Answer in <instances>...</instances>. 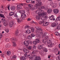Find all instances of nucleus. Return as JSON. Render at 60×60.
Here are the masks:
<instances>
[{
  "mask_svg": "<svg viewBox=\"0 0 60 60\" xmlns=\"http://www.w3.org/2000/svg\"><path fill=\"white\" fill-rule=\"evenodd\" d=\"M29 59H30L31 60H41V58L38 56H36L35 55H32L31 56V54H30L28 56Z\"/></svg>",
  "mask_w": 60,
  "mask_h": 60,
  "instance_id": "nucleus-1",
  "label": "nucleus"
},
{
  "mask_svg": "<svg viewBox=\"0 0 60 60\" xmlns=\"http://www.w3.org/2000/svg\"><path fill=\"white\" fill-rule=\"evenodd\" d=\"M41 16H42V18H41L42 20H45L48 19V17L47 16V13L44 12V11H41Z\"/></svg>",
  "mask_w": 60,
  "mask_h": 60,
  "instance_id": "nucleus-2",
  "label": "nucleus"
},
{
  "mask_svg": "<svg viewBox=\"0 0 60 60\" xmlns=\"http://www.w3.org/2000/svg\"><path fill=\"white\" fill-rule=\"evenodd\" d=\"M36 4L35 6H34L33 7V10H35L37 9L38 6H39L41 5L42 4V3L41 2V1H38V0H36Z\"/></svg>",
  "mask_w": 60,
  "mask_h": 60,
  "instance_id": "nucleus-3",
  "label": "nucleus"
},
{
  "mask_svg": "<svg viewBox=\"0 0 60 60\" xmlns=\"http://www.w3.org/2000/svg\"><path fill=\"white\" fill-rule=\"evenodd\" d=\"M41 11V10H37L36 11V13H37L38 14V15H37L36 17V18L38 20H39L41 18H42V16H41V12H39V11Z\"/></svg>",
  "mask_w": 60,
  "mask_h": 60,
  "instance_id": "nucleus-4",
  "label": "nucleus"
},
{
  "mask_svg": "<svg viewBox=\"0 0 60 60\" xmlns=\"http://www.w3.org/2000/svg\"><path fill=\"white\" fill-rule=\"evenodd\" d=\"M29 43L30 44H32V42L31 41L29 40H27L26 41H25L23 43L26 46H28Z\"/></svg>",
  "mask_w": 60,
  "mask_h": 60,
  "instance_id": "nucleus-5",
  "label": "nucleus"
},
{
  "mask_svg": "<svg viewBox=\"0 0 60 60\" xmlns=\"http://www.w3.org/2000/svg\"><path fill=\"white\" fill-rule=\"evenodd\" d=\"M20 13L22 14L21 17L22 18H24V17H25L26 16V15L25 14V10L20 11Z\"/></svg>",
  "mask_w": 60,
  "mask_h": 60,
  "instance_id": "nucleus-6",
  "label": "nucleus"
},
{
  "mask_svg": "<svg viewBox=\"0 0 60 60\" xmlns=\"http://www.w3.org/2000/svg\"><path fill=\"white\" fill-rule=\"evenodd\" d=\"M1 20L2 22H4L3 23L4 25L5 26H7L8 25V24L7 23L6 20H5V19L4 18H2L1 19Z\"/></svg>",
  "mask_w": 60,
  "mask_h": 60,
  "instance_id": "nucleus-7",
  "label": "nucleus"
},
{
  "mask_svg": "<svg viewBox=\"0 0 60 60\" xmlns=\"http://www.w3.org/2000/svg\"><path fill=\"white\" fill-rule=\"evenodd\" d=\"M52 43L51 42V41L50 40H48L47 41V45L49 47H51Z\"/></svg>",
  "mask_w": 60,
  "mask_h": 60,
  "instance_id": "nucleus-8",
  "label": "nucleus"
},
{
  "mask_svg": "<svg viewBox=\"0 0 60 60\" xmlns=\"http://www.w3.org/2000/svg\"><path fill=\"white\" fill-rule=\"evenodd\" d=\"M22 6H23V4H19L17 6V10H20L22 8Z\"/></svg>",
  "mask_w": 60,
  "mask_h": 60,
  "instance_id": "nucleus-9",
  "label": "nucleus"
},
{
  "mask_svg": "<svg viewBox=\"0 0 60 60\" xmlns=\"http://www.w3.org/2000/svg\"><path fill=\"white\" fill-rule=\"evenodd\" d=\"M50 5H51V6L52 7V8H54V7H55L56 5H57V4H55L53 3L52 2H51L49 4Z\"/></svg>",
  "mask_w": 60,
  "mask_h": 60,
  "instance_id": "nucleus-10",
  "label": "nucleus"
},
{
  "mask_svg": "<svg viewBox=\"0 0 60 60\" xmlns=\"http://www.w3.org/2000/svg\"><path fill=\"white\" fill-rule=\"evenodd\" d=\"M35 28H36L37 30H36V33L38 34L39 33V31L40 30L41 31L42 30V29H40V27H39L38 26H36Z\"/></svg>",
  "mask_w": 60,
  "mask_h": 60,
  "instance_id": "nucleus-11",
  "label": "nucleus"
},
{
  "mask_svg": "<svg viewBox=\"0 0 60 60\" xmlns=\"http://www.w3.org/2000/svg\"><path fill=\"white\" fill-rule=\"evenodd\" d=\"M11 41H12V43L13 44V46H16V44L15 42V40L14 39V38H12L11 39Z\"/></svg>",
  "mask_w": 60,
  "mask_h": 60,
  "instance_id": "nucleus-12",
  "label": "nucleus"
},
{
  "mask_svg": "<svg viewBox=\"0 0 60 60\" xmlns=\"http://www.w3.org/2000/svg\"><path fill=\"white\" fill-rule=\"evenodd\" d=\"M59 10L57 9H54L53 10V12L55 14H57L59 13Z\"/></svg>",
  "mask_w": 60,
  "mask_h": 60,
  "instance_id": "nucleus-13",
  "label": "nucleus"
},
{
  "mask_svg": "<svg viewBox=\"0 0 60 60\" xmlns=\"http://www.w3.org/2000/svg\"><path fill=\"white\" fill-rule=\"evenodd\" d=\"M14 24V21L13 20L11 21L9 23L10 26L11 27L13 26V25Z\"/></svg>",
  "mask_w": 60,
  "mask_h": 60,
  "instance_id": "nucleus-14",
  "label": "nucleus"
},
{
  "mask_svg": "<svg viewBox=\"0 0 60 60\" xmlns=\"http://www.w3.org/2000/svg\"><path fill=\"white\" fill-rule=\"evenodd\" d=\"M49 24V23L48 22H44L43 23V26H47Z\"/></svg>",
  "mask_w": 60,
  "mask_h": 60,
  "instance_id": "nucleus-15",
  "label": "nucleus"
},
{
  "mask_svg": "<svg viewBox=\"0 0 60 60\" xmlns=\"http://www.w3.org/2000/svg\"><path fill=\"white\" fill-rule=\"evenodd\" d=\"M57 23H52V25H51V26L52 27H55V26H56L58 24V23H57V24H56Z\"/></svg>",
  "mask_w": 60,
  "mask_h": 60,
  "instance_id": "nucleus-16",
  "label": "nucleus"
},
{
  "mask_svg": "<svg viewBox=\"0 0 60 60\" xmlns=\"http://www.w3.org/2000/svg\"><path fill=\"white\" fill-rule=\"evenodd\" d=\"M11 11H14L16 9V7L12 6L11 7Z\"/></svg>",
  "mask_w": 60,
  "mask_h": 60,
  "instance_id": "nucleus-17",
  "label": "nucleus"
},
{
  "mask_svg": "<svg viewBox=\"0 0 60 60\" xmlns=\"http://www.w3.org/2000/svg\"><path fill=\"white\" fill-rule=\"evenodd\" d=\"M38 48L39 49H42L43 48V47L42 45H38Z\"/></svg>",
  "mask_w": 60,
  "mask_h": 60,
  "instance_id": "nucleus-18",
  "label": "nucleus"
},
{
  "mask_svg": "<svg viewBox=\"0 0 60 60\" xmlns=\"http://www.w3.org/2000/svg\"><path fill=\"white\" fill-rule=\"evenodd\" d=\"M52 11V9H49L47 11V13H50Z\"/></svg>",
  "mask_w": 60,
  "mask_h": 60,
  "instance_id": "nucleus-19",
  "label": "nucleus"
},
{
  "mask_svg": "<svg viewBox=\"0 0 60 60\" xmlns=\"http://www.w3.org/2000/svg\"><path fill=\"white\" fill-rule=\"evenodd\" d=\"M54 15H52L50 17L49 19L51 20H53V19H54Z\"/></svg>",
  "mask_w": 60,
  "mask_h": 60,
  "instance_id": "nucleus-20",
  "label": "nucleus"
},
{
  "mask_svg": "<svg viewBox=\"0 0 60 60\" xmlns=\"http://www.w3.org/2000/svg\"><path fill=\"white\" fill-rule=\"evenodd\" d=\"M11 54V51H8L7 52V54L8 56H10Z\"/></svg>",
  "mask_w": 60,
  "mask_h": 60,
  "instance_id": "nucleus-21",
  "label": "nucleus"
},
{
  "mask_svg": "<svg viewBox=\"0 0 60 60\" xmlns=\"http://www.w3.org/2000/svg\"><path fill=\"white\" fill-rule=\"evenodd\" d=\"M26 33L27 34H30V33H31V32L30 30H26Z\"/></svg>",
  "mask_w": 60,
  "mask_h": 60,
  "instance_id": "nucleus-22",
  "label": "nucleus"
},
{
  "mask_svg": "<svg viewBox=\"0 0 60 60\" xmlns=\"http://www.w3.org/2000/svg\"><path fill=\"white\" fill-rule=\"evenodd\" d=\"M60 19V16H58L57 17V18L56 19V21H59Z\"/></svg>",
  "mask_w": 60,
  "mask_h": 60,
  "instance_id": "nucleus-23",
  "label": "nucleus"
},
{
  "mask_svg": "<svg viewBox=\"0 0 60 60\" xmlns=\"http://www.w3.org/2000/svg\"><path fill=\"white\" fill-rule=\"evenodd\" d=\"M22 21V20L21 19H17V22L18 23H20V22H21Z\"/></svg>",
  "mask_w": 60,
  "mask_h": 60,
  "instance_id": "nucleus-24",
  "label": "nucleus"
},
{
  "mask_svg": "<svg viewBox=\"0 0 60 60\" xmlns=\"http://www.w3.org/2000/svg\"><path fill=\"white\" fill-rule=\"evenodd\" d=\"M30 9H32L33 5L32 4H29L28 5Z\"/></svg>",
  "mask_w": 60,
  "mask_h": 60,
  "instance_id": "nucleus-25",
  "label": "nucleus"
},
{
  "mask_svg": "<svg viewBox=\"0 0 60 60\" xmlns=\"http://www.w3.org/2000/svg\"><path fill=\"white\" fill-rule=\"evenodd\" d=\"M24 56H25V59H27V54L26 53L24 54Z\"/></svg>",
  "mask_w": 60,
  "mask_h": 60,
  "instance_id": "nucleus-26",
  "label": "nucleus"
},
{
  "mask_svg": "<svg viewBox=\"0 0 60 60\" xmlns=\"http://www.w3.org/2000/svg\"><path fill=\"white\" fill-rule=\"evenodd\" d=\"M0 16L1 18H5V17L4 16V15L2 14H0Z\"/></svg>",
  "mask_w": 60,
  "mask_h": 60,
  "instance_id": "nucleus-27",
  "label": "nucleus"
},
{
  "mask_svg": "<svg viewBox=\"0 0 60 60\" xmlns=\"http://www.w3.org/2000/svg\"><path fill=\"white\" fill-rule=\"evenodd\" d=\"M30 29H31L32 32H34V29L33 27H30Z\"/></svg>",
  "mask_w": 60,
  "mask_h": 60,
  "instance_id": "nucleus-28",
  "label": "nucleus"
},
{
  "mask_svg": "<svg viewBox=\"0 0 60 60\" xmlns=\"http://www.w3.org/2000/svg\"><path fill=\"white\" fill-rule=\"evenodd\" d=\"M36 41L37 42V43H39L40 42V39H36Z\"/></svg>",
  "mask_w": 60,
  "mask_h": 60,
  "instance_id": "nucleus-29",
  "label": "nucleus"
},
{
  "mask_svg": "<svg viewBox=\"0 0 60 60\" xmlns=\"http://www.w3.org/2000/svg\"><path fill=\"white\" fill-rule=\"evenodd\" d=\"M23 51L25 53H27V50L26 49H23Z\"/></svg>",
  "mask_w": 60,
  "mask_h": 60,
  "instance_id": "nucleus-30",
  "label": "nucleus"
},
{
  "mask_svg": "<svg viewBox=\"0 0 60 60\" xmlns=\"http://www.w3.org/2000/svg\"><path fill=\"white\" fill-rule=\"evenodd\" d=\"M47 40L46 39L44 40L42 42H43V43H44L45 44H46V43H47L46 42Z\"/></svg>",
  "mask_w": 60,
  "mask_h": 60,
  "instance_id": "nucleus-31",
  "label": "nucleus"
},
{
  "mask_svg": "<svg viewBox=\"0 0 60 60\" xmlns=\"http://www.w3.org/2000/svg\"><path fill=\"white\" fill-rule=\"evenodd\" d=\"M14 14V12H11V13H9V15L10 16H12V15L13 14Z\"/></svg>",
  "mask_w": 60,
  "mask_h": 60,
  "instance_id": "nucleus-32",
  "label": "nucleus"
},
{
  "mask_svg": "<svg viewBox=\"0 0 60 60\" xmlns=\"http://www.w3.org/2000/svg\"><path fill=\"white\" fill-rule=\"evenodd\" d=\"M10 46V45L9 44H7L6 45V47L7 48H9V47Z\"/></svg>",
  "mask_w": 60,
  "mask_h": 60,
  "instance_id": "nucleus-33",
  "label": "nucleus"
},
{
  "mask_svg": "<svg viewBox=\"0 0 60 60\" xmlns=\"http://www.w3.org/2000/svg\"><path fill=\"white\" fill-rule=\"evenodd\" d=\"M28 39H30V40H31L32 39V37L31 36H29L28 37Z\"/></svg>",
  "mask_w": 60,
  "mask_h": 60,
  "instance_id": "nucleus-34",
  "label": "nucleus"
},
{
  "mask_svg": "<svg viewBox=\"0 0 60 60\" xmlns=\"http://www.w3.org/2000/svg\"><path fill=\"white\" fill-rule=\"evenodd\" d=\"M33 43L34 45H36L37 43L36 41H33Z\"/></svg>",
  "mask_w": 60,
  "mask_h": 60,
  "instance_id": "nucleus-35",
  "label": "nucleus"
},
{
  "mask_svg": "<svg viewBox=\"0 0 60 60\" xmlns=\"http://www.w3.org/2000/svg\"><path fill=\"white\" fill-rule=\"evenodd\" d=\"M5 40V41H10V38H6Z\"/></svg>",
  "mask_w": 60,
  "mask_h": 60,
  "instance_id": "nucleus-36",
  "label": "nucleus"
},
{
  "mask_svg": "<svg viewBox=\"0 0 60 60\" xmlns=\"http://www.w3.org/2000/svg\"><path fill=\"white\" fill-rule=\"evenodd\" d=\"M43 50H44L45 52H47L48 51V50L47 49H46V48H45L44 49H43Z\"/></svg>",
  "mask_w": 60,
  "mask_h": 60,
  "instance_id": "nucleus-37",
  "label": "nucleus"
},
{
  "mask_svg": "<svg viewBox=\"0 0 60 60\" xmlns=\"http://www.w3.org/2000/svg\"><path fill=\"white\" fill-rule=\"evenodd\" d=\"M55 34L56 35L58 36V35H59V33L57 32H56L55 33Z\"/></svg>",
  "mask_w": 60,
  "mask_h": 60,
  "instance_id": "nucleus-38",
  "label": "nucleus"
},
{
  "mask_svg": "<svg viewBox=\"0 0 60 60\" xmlns=\"http://www.w3.org/2000/svg\"><path fill=\"white\" fill-rule=\"evenodd\" d=\"M57 29H60V24L58 25V26L56 28Z\"/></svg>",
  "mask_w": 60,
  "mask_h": 60,
  "instance_id": "nucleus-39",
  "label": "nucleus"
},
{
  "mask_svg": "<svg viewBox=\"0 0 60 60\" xmlns=\"http://www.w3.org/2000/svg\"><path fill=\"white\" fill-rule=\"evenodd\" d=\"M24 58H24L23 56L21 57L20 58L21 60H25Z\"/></svg>",
  "mask_w": 60,
  "mask_h": 60,
  "instance_id": "nucleus-40",
  "label": "nucleus"
},
{
  "mask_svg": "<svg viewBox=\"0 0 60 60\" xmlns=\"http://www.w3.org/2000/svg\"><path fill=\"white\" fill-rule=\"evenodd\" d=\"M54 52H57L58 51V49L57 48H55L54 50Z\"/></svg>",
  "mask_w": 60,
  "mask_h": 60,
  "instance_id": "nucleus-41",
  "label": "nucleus"
},
{
  "mask_svg": "<svg viewBox=\"0 0 60 60\" xmlns=\"http://www.w3.org/2000/svg\"><path fill=\"white\" fill-rule=\"evenodd\" d=\"M14 16L15 17H16V18L18 17V16L17 15V14L16 13H14Z\"/></svg>",
  "mask_w": 60,
  "mask_h": 60,
  "instance_id": "nucleus-42",
  "label": "nucleus"
},
{
  "mask_svg": "<svg viewBox=\"0 0 60 60\" xmlns=\"http://www.w3.org/2000/svg\"><path fill=\"white\" fill-rule=\"evenodd\" d=\"M27 48L29 49H32V47L29 46Z\"/></svg>",
  "mask_w": 60,
  "mask_h": 60,
  "instance_id": "nucleus-43",
  "label": "nucleus"
},
{
  "mask_svg": "<svg viewBox=\"0 0 60 60\" xmlns=\"http://www.w3.org/2000/svg\"><path fill=\"white\" fill-rule=\"evenodd\" d=\"M19 34V33L18 32H16L15 33V35L16 36H18Z\"/></svg>",
  "mask_w": 60,
  "mask_h": 60,
  "instance_id": "nucleus-44",
  "label": "nucleus"
},
{
  "mask_svg": "<svg viewBox=\"0 0 60 60\" xmlns=\"http://www.w3.org/2000/svg\"><path fill=\"white\" fill-rule=\"evenodd\" d=\"M44 8L45 7L44 6H41L40 8L41 9H44Z\"/></svg>",
  "mask_w": 60,
  "mask_h": 60,
  "instance_id": "nucleus-45",
  "label": "nucleus"
},
{
  "mask_svg": "<svg viewBox=\"0 0 60 60\" xmlns=\"http://www.w3.org/2000/svg\"><path fill=\"white\" fill-rule=\"evenodd\" d=\"M5 31L6 33H8L9 32V30L8 29H6L5 30Z\"/></svg>",
  "mask_w": 60,
  "mask_h": 60,
  "instance_id": "nucleus-46",
  "label": "nucleus"
},
{
  "mask_svg": "<svg viewBox=\"0 0 60 60\" xmlns=\"http://www.w3.org/2000/svg\"><path fill=\"white\" fill-rule=\"evenodd\" d=\"M58 59L59 60H60V57L59 56L57 57V60H58Z\"/></svg>",
  "mask_w": 60,
  "mask_h": 60,
  "instance_id": "nucleus-47",
  "label": "nucleus"
},
{
  "mask_svg": "<svg viewBox=\"0 0 60 60\" xmlns=\"http://www.w3.org/2000/svg\"><path fill=\"white\" fill-rule=\"evenodd\" d=\"M13 58L14 59H15L16 58V56L15 55L13 56Z\"/></svg>",
  "mask_w": 60,
  "mask_h": 60,
  "instance_id": "nucleus-48",
  "label": "nucleus"
},
{
  "mask_svg": "<svg viewBox=\"0 0 60 60\" xmlns=\"http://www.w3.org/2000/svg\"><path fill=\"white\" fill-rule=\"evenodd\" d=\"M31 36H32V37H34V36H35V35H34V34H31Z\"/></svg>",
  "mask_w": 60,
  "mask_h": 60,
  "instance_id": "nucleus-49",
  "label": "nucleus"
},
{
  "mask_svg": "<svg viewBox=\"0 0 60 60\" xmlns=\"http://www.w3.org/2000/svg\"><path fill=\"white\" fill-rule=\"evenodd\" d=\"M1 56H2V57H4V54H1Z\"/></svg>",
  "mask_w": 60,
  "mask_h": 60,
  "instance_id": "nucleus-50",
  "label": "nucleus"
},
{
  "mask_svg": "<svg viewBox=\"0 0 60 60\" xmlns=\"http://www.w3.org/2000/svg\"><path fill=\"white\" fill-rule=\"evenodd\" d=\"M26 28H28V29L30 28V27L28 26H26Z\"/></svg>",
  "mask_w": 60,
  "mask_h": 60,
  "instance_id": "nucleus-51",
  "label": "nucleus"
},
{
  "mask_svg": "<svg viewBox=\"0 0 60 60\" xmlns=\"http://www.w3.org/2000/svg\"><path fill=\"white\" fill-rule=\"evenodd\" d=\"M32 23H34L35 24H36V25H37V23L36 22H34V21H32Z\"/></svg>",
  "mask_w": 60,
  "mask_h": 60,
  "instance_id": "nucleus-52",
  "label": "nucleus"
},
{
  "mask_svg": "<svg viewBox=\"0 0 60 60\" xmlns=\"http://www.w3.org/2000/svg\"><path fill=\"white\" fill-rule=\"evenodd\" d=\"M33 48L34 49H36V46L35 45H33Z\"/></svg>",
  "mask_w": 60,
  "mask_h": 60,
  "instance_id": "nucleus-53",
  "label": "nucleus"
},
{
  "mask_svg": "<svg viewBox=\"0 0 60 60\" xmlns=\"http://www.w3.org/2000/svg\"><path fill=\"white\" fill-rule=\"evenodd\" d=\"M32 53L33 54H34L35 53V52L34 51H33V52H32Z\"/></svg>",
  "mask_w": 60,
  "mask_h": 60,
  "instance_id": "nucleus-54",
  "label": "nucleus"
},
{
  "mask_svg": "<svg viewBox=\"0 0 60 60\" xmlns=\"http://www.w3.org/2000/svg\"><path fill=\"white\" fill-rule=\"evenodd\" d=\"M27 20L28 21H30V20H31V19L30 18H29Z\"/></svg>",
  "mask_w": 60,
  "mask_h": 60,
  "instance_id": "nucleus-55",
  "label": "nucleus"
},
{
  "mask_svg": "<svg viewBox=\"0 0 60 60\" xmlns=\"http://www.w3.org/2000/svg\"><path fill=\"white\" fill-rule=\"evenodd\" d=\"M26 2L27 3H28L29 2V0H27Z\"/></svg>",
  "mask_w": 60,
  "mask_h": 60,
  "instance_id": "nucleus-56",
  "label": "nucleus"
},
{
  "mask_svg": "<svg viewBox=\"0 0 60 60\" xmlns=\"http://www.w3.org/2000/svg\"><path fill=\"white\" fill-rule=\"evenodd\" d=\"M51 56H50V55H49L48 56V58H50Z\"/></svg>",
  "mask_w": 60,
  "mask_h": 60,
  "instance_id": "nucleus-57",
  "label": "nucleus"
},
{
  "mask_svg": "<svg viewBox=\"0 0 60 60\" xmlns=\"http://www.w3.org/2000/svg\"><path fill=\"white\" fill-rule=\"evenodd\" d=\"M32 4H34V3H35V1H32Z\"/></svg>",
  "mask_w": 60,
  "mask_h": 60,
  "instance_id": "nucleus-58",
  "label": "nucleus"
},
{
  "mask_svg": "<svg viewBox=\"0 0 60 60\" xmlns=\"http://www.w3.org/2000/svg\"><path fill=\"white\" fill-rule=\"evenodd\" d=\"M8 10H10V7H8Z\"/></svg>",
  "mask_w": 60,
  "mask_h": 60,
  "instance_id": "nucleus-59",
  "label": "nucleus"
},
{
  "mask_svg": "<svg viewBox=\"0 0 60 60\" xmlns=\"http://www.w3.org/2000/svg\"><path fill=\"white\" fill-rule=\"evenodd\" d=\"M2 9H4V8H3V6H2Z\"/></svg>",
  "mask_w": 60,
  "mask_h": 60,
  "instance_id": "nucleus-60",
  "label": "nucleus"
},
{
  "mask_svg": "<svg viewBox=\"0 0 60 60\" xmlns=\"http://www.w3.org/2000/svg\"><path fill=\"white\" fill-rule=\"evenodd\" d=\"M36 2V0H35ZM39 1H40L41 3V1L40 0H38V2H39Z\"/></svg>",
  "mask_w": 60,
  "mask_h": 60,
  "instance_id": "nucleus-61",
  "label": "nucleus"
},
{
  "mask_svg": "<svg viewBox=\"0 0 60 60\" xmlns=\"http://www.w3.org/2000/svg\"><path fill=\"white\" fill-rule=\"evenodd\" d=\"M4 31H3L2 32V34H4Z\"/></svg>",
  "mask_w": 60,
  "mask_h": 60,
  "instance_id": "nucleus-62",
  "label": "nucleus"
},
{
  "mask_svg": "<svg viewBox=\"0 0 60 60\" xmlns=\"http://www.w3.org/2000/svg\"><path fill=\"white\" fill-rule=\"evenodd\" d=\"M2 53V51H0V53Z\"/></svg>",
  "mask_w": 60,
  "mask_h": 60,
  "instance_id": "nucleus-63",
  "label": "nucleus"
},
{
  "mask_svg": "<svg viewBox=\"0 0 60 60\" xmlns=\"http://www.w3.org/2000/svg\"><path fill=\"white\" fill-rule=\"evenodd\" d=\"M59 6L60 7V2L59 3Z\"/></svg>",
  "mask_w": 60,
  "mask_h": 60,
  "instance_id": "nucleus-64",
  "label": "nucleus"
}]
</instances>
